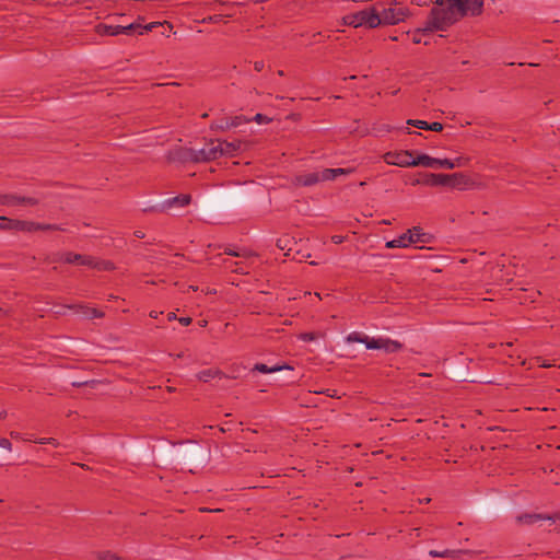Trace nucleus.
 I'll list each match as a JSON object with an SVG mask.
<instances>
[{
  "mask_svg": "<svg viewBox=\"0 0 560 560\" xmlns=\"http://www.w3.org/2000/svg\"><path fill=\"white\" fill-rule=\"evenodd\" d=\"M242 148V141H222V156H233Z\"/></svg>",
  "mask_w": 560,
  "mask_h": 560,
  "instance_id": "a211bd4d",
  "label": "nucleus"
},
{
  "mask_svg": "<svg viewBox=\"0 0 560 560\" xmlns=\"http://www.w3.org/2000/svg\"><path fill=\"white\" fill-rule=\"evenodd\" d=\"M517 523L523 525H533L541 521L555 522V517L539 513H524L516 517Z\"/></svg>",
  "mask_w": 560,
  "mask_h": 560,
  "instance_id": "4468645a",
  "label": "nucleus"
},
{
  "mask_svg": "<svg viewBox=\"0 0 560 560\" xmlns=\"http://www.w3.org/2000/svg\"><path fill=\"white\" fill-rule=\"evenodd\" d=\"M304 341H312L314 339V335L312 332H306L301 336Z\"/></svg>",
  "mask_w": 560,
  "mask_h": 560,
  "instance_id": "2f4dec72",
  "label": "nucleus"
},
{
  "mask_svg": "<svg viewBox=\"0 0 560 560\" xmlns=\"http://www.w3.org/2000/svg\"><path fill=\"white\" fill-rule=\"evenodd\" d=\"M63 261L67 264H77L89 266L96 269L108 270L112 269L113 265L109 261H97L93 257L82 256L79 254L67 253L63 255Z\"/></svg>",
  "mask_w": 560,
  "mask_h": 560,
  "instance_id": "6e6552de",
  "label": "nucleus"
},
{
  "mask_svg": "<svg viewBox=\"0 0 560 560\" xmlns=\"http://www.w3.org/2000/svg\"><path fill=\"white\" fill-rule=\"evenodd\" d=\"M456 174H434L429 173L423 176L422 179H415L412 185H427V186H447L452 185L453 178H455Z\"/></svg>",
  "mask_w": 560,
  "mask_h": 560,
  "instance_id": "1a4fd4ad",
  "label": "nucleus"
},
{
  "mask_svg": "<svg viewBox=\"0 0 560 560\" xmlns=\"http://www.w3.org/2000/svg\"><path fill=\"white\" fill-rule=\"evenodd\" d=\"M32 226H34L35 229H40L42 226L40 225H34V224H31Z\"/></svg>",
  "mask_w": 560,
  "mask_h": 560,
  "instance_id": "3c124183",
  "label": "nucleus"
},
{
  "mask_svg": "<svg viewBox=\"0 0 560 560\" xmlns=\"http://www.w3.org/2000/svg\"><path fill=\"white\" fill-rule=\"evenodd\" d=\"M220 156H222V141L219 139L210 140L199 150L186 149L183 153L184 160L192 162H208Z\"/></svg>",
  "mask_w": 560,
  "mask_h": 560,
  "instance_id": "f03ea898",
  "label": "nucleus"
},
{
  "mask_svg": "<svg viewBox=\"0 0 560 560\" xmlns=\"http://www.w3.org/2000/svg\"><path fill=\"white\" fill-rule=\"evenodd\" d=\"M342 24L355 28L361 26L375 28L381 25V20L378 19V12L376 9L372 7L345 15L342 18Z\"/></svg>",
  "mask_w": 560,
  "mask_h": 560,
  "instance_id": "7ed1b4c3",
  "label": "nucleus"
},
{
  "mask_svg": "<svg viewBox=\"0 0 560 560\" xmlns=\"http://www.w3.org/2000/svg\"><path fill=\"white\" fill-rule=\"evenodd\" d=\"M137 236H138V237H143V234L138 233V234H137Z\"/></svg>",
  "mask_w": 560,
  "mask_h": 560,
  "instance_id": "864d4df0",
  "label": "nucleus"
},
{
  "mask_svg": "<svg viewBox=\"0 0 560 560\" xmlns=\"http://www.w3.org/2000/svg\"><path fill=\"white\" fill-rule=\"evenodd\" d=\"M89 316H91V317H100L101 314L96 310H92L91 314H89Z\"/></svg>",
  "mask_w": 560,
  "mask_h": 560,
  "instance_id": "ea45409f",
  "label": "nucleus"
},
{
  "mask_svg": "<svg viewBox=\"0 0 560 560\" xmlns=\"http://www.w3.org/2000/svg\"><path fill=\"white\" fill-rule=\"evenodd\" d=\"M167 319H168V320L177 319L176 314H175L174 312L168 313V315H167Z\"/></svg>",
  "mask_w": 560,
  "mask_h": 560,
  "instance_id": "a19ab883",
  "label": "nucleus"
},
{
  "mask_svg": "<svg viewBox=\"0 0 560 560\" xmlns=\"http://www.w3.org/2000/svg\"><path fill=\"white\" fill-rule=\"evenodd\" d=\"M159 314H160V313H159V312H156V311H151L149 315H150V317H151V318H158V317H159Z\"/></svg>",
  "mask_w": 560,
  "mask_h": 560,
  "instance_id": "37998d69",
  "label": "nucleus"
},
{
  "mask_svg": "<svg viewBox=\"0 0 560 560\" xmlns=\"http://www.w3.org/2000/svg\"><path fill=\"white\" fill-rule=\"evenodd\" d=\"M442 129H443V125L441 122H438V121L429 122L428 130L439 132V131H442Z\"/></svg>",
  "mask_w": 560,
  "mask_h": 560,
  "instance_id": "a878e982",
  "label": "nucleus"
},
{
  "mask_svg": "<svg viewBox=\"0 0 560 560\" xmlns=\"http://www.w3.org/2000/svg\"><path fill=\"white\" fill-rule=\"evenodd\" d=\"M331 240H332V242H334L335 244H340V243H342L343 237H342V236H339V235H335V236H332V237H331Z\"/></svg>",
  "mask_w": 560,
  "mask_h": 560,
  "instance_id": "f704fd0d",
  "label": "nucleus"
},
{
  "mask_svg": "<svg viewBox=\"0 0 560 560\" xmlns=\"http://www.w3.org/2000/svg\"><path fill=\"white\" fill-rule=\"evenodd\" d=\"M96 30L97 33L101 35L116 36L119 34H127L132 30H136V24H129L126 26L100 24L97 25Z\"/></svg>",
  "mask_w": 560,
  "mask_h": 560,
  "instance_id": "ddd939ff",
  "label": "nucleus"
},
{
  "mask_svg": "<svg viewBox=\"0 0 560 560\" xmlns=\"http://www.w3.org/2000/svg\"><path fill=\"white\" fill-rule=\"evenodd\" d=\"M5 417V411H0V419H3Z\"/></svg>",
  "mask_w": 560,
  "mask_h": 560,
  "instance_id": "de8ad7c7",
  "label": "nucleus"
},
{
  "mask_svg": "<svg viewBox=\"0 0 560 560\" xmlns=\"http://www.w3.org/2000/svg\"><path fill=\"white\" fill-rule=\"evenodd\" d=\"M158 26H166L170 31L173 30V25L168 22H152L143 26L136 25V28H140L139 34H144L147 32H151L153 28Z\"/></svg>",
  "mask_w": 560,
  "mask_h": 560,
  "instance_id": "6ab92c4d",
  "label": "nucleus"
},
{
  "mask_svg": "<svg viewBox=\"0 0 560 560\" xmlns=\"http://www.w3.org/2000/svg\"><path fill=\"white\" fill-rule=\"evenodd\" d=\"M18 203L35 205L36 200L31 197H18L15 195H0V205L13 206Z\"/></svg>",
  "mask_w": 560,
  "mask_h": 560,
  "instance_id": "dca6fc26",
  "label": "nucleus"
},
{
  "mask_svg": "<svg viewBox=\"0 0 560 560\" xmlns=\"http://www.w3.org/2000/svg\"><path fill=\"white\" fill-rule=\"evenodd\" d=\"M254 120L257 121L258 124H266V122H269L271 119L262 114H256L254 117Z\"/></svg>",
  "mask_w": 560,
  "mask_h": 560,
  "instance_id": "c85d7f7f",
  "label": "nucleus"
},
{
  "mask_svg": "<svg viewBox=\"0 0 560 560\" xmlns=\"http://www.w3.org/2000/svg\"><path fill=\"white\" fill-rule=\"evenodd\" d=\"M483 12V0H448L445 9L431 10L427 31H446L464 16H479Z\"/></svg>",
  "mask_w": 560,
  "mask_h": 560,
  "instance_id": "f257e3e1",
  "label": "nucleus"
},
{
  "mask_svg": "<svg viewBox=\"0 0 560 560\" xmlns=\"http://www.w3.org/2000/svg\"><path fill=\"white\" fill-rule=\"evenodd\" d=\"M47 444H51L55 447H57L59 445L58 441L54 438H47Z\"/></svg>",
  "mask_w": 560,
  "mask_h": 560,
  "instance_id": "72a5a7b5",
  "label": "nucleus"
},
{
  "mask_svg": "<svg viewBox=\"0 0 560 560\" xmlns=\"http://www.w3.org/2000/svg\"><path fill=\"white\" fill-rule=\"evenodd\" d=\"M421 535V529L419 527H415L410 530L409 533V539L410 541L413 540L415 538H418L420 537Z\"/></svg>",
  "mask_w": 560,
  "mask_h": 560,
  "instance_id": "c756f323",
  "label": "nucleus"
},
{
  "mask_svg": "<svg viewBox=\"0 0 560 560\" xmlns=\"http://www.w3.org/2000/svg\"><path fill=\"white\" fill-rule=\"evenodd\" d=\"M408 125L413 126L419 129L428 130L429 122L420 119H409L407 121Z\"/></svg>",
  "mask_w": 560,
  "mask_h": 560,
  "instance_id": "b1692460",
  "label": "nucleus"
},
{
  "mask_svg": "<svg viewBox=\"0 0 560 560\" xmlns=\"http://www.w3.org/2000/svg\"><path fill=\"white\" fill-rule=\"evenodd\" d=\"M427 1L425 0H418V5H422V4H425Z\"/></svg>",
  "mask_w": 560,
  "mask_h": 560,
  "instance_id": "49530a36",
  "label": "nucleus"
},
{
  "mask_svg": "<svg viewBox=\"0 0 560 560\" xmlns=\"http://www.w3.org/2000/svg\"><path fill=\"white\" fill-rule=\"evenodd\" d=\"M250 451L256 452V448L252 450L250 447L247 446L246 452H250Z\"/></svg>",
  "mask_w": 560,
  "mask_h": 560,
  "instance_id": "8fccbe9b",
  "label": "nucleus"
},
{
  "mask_svg": "<svg viewBox=\"0 0 560 560\" xmlns=\"http://www.w3.org/2000/svg\"><path fill=\"white\" fill-rule=\"evenodd\" d=\"M537 362H538L539 366H542V368H548L551 365V364L547 363L546 360H542L540 358L537 359Z\"/></svg>",
  "mask_w": 560,
  "mask_h": 560,
  "instance_id": "473e14b6",
  "label": "nucleus"
},
{
  "mask_svg": "<svg viewBox=\"0 0 560 560\" xmlns=\"http://www.w3.org/2000/svg\"><path fill=\"white\" fill-rule=\"evenodd\" d=\"M348 342H359L364 343L368 348L369 341H371V337L363 335L361 332L353 331L347 336Z\"/></svg>",
  "mask_w": 560,
  "mask_h": 560,
  "instance_id": "aec40b11",
  "label": "nucleus"
},
{
  "mask_svg": "<svg viewBox=\"0 0 560 560\" xmlns=\"http://www.w3.org/2000/svg\"><path fill=\"white\" fill-rule=\"evenodd\" d=\"M34 442L39 443V444H47V438H42V439H38V440H34Z\"/></svg>",
  "mask_w": 560,
  "mask_h": 560,
  "instance_id": "79ce46f5",
  "label": "nucleus"
},
{
  "mask_svg": "<svg viewBox=\"0 0 560 560\" xmlns=\"http://www.w3.org/2000/svg\"><path fill=\"white\" fill-rule=\"evenodd\" d=\"M21 441L31 442V441H34V440H33L31 434H23V436H21Z\"/></svg>",
  "mask_w": 560,
  "mask_h": 560,
  "instance_id": "e433bc0d",
  "label": "nucleus"
},
{
  "mask_svg": "<svg viewBox=\"0 0 560 560\" xmlns=\"http://www.w3.org/2000/svg\"><path fill=\"white\" fill-rule=\"evenodd\" d=\"M190 200H191V198L189 195H179V196H176L173 198H168L163 202L162 209L168 210L175 206L176 207H185V206L189 205Z\"/></svg>",
  "mask_w": 560,
  "mask_h": 560,
  "instance_id": "f3484780",
  "label": "nucleus"
},
{
  "mask_svg": "<svg viewBox=\"0 0 560 560\" xmlns=\"http://www.w3.org/2000/svg\"><path fill=\"white\" fill-rule=\"evenodd\" d=\"M418 166L453 170L456 166V164L450 159H435L429 156L428 154H419Z\"/></svg>",
  "mask_w": 560,
  "mask_h": 560,
  "instance_id": "9b49d317",
  "label": "nucleus"
},
{
  "mask_svg": "<svg viewBox=\"0 0 560 560\" xmlns=\"http://www.w3.org/2000/svg\"><path fill=\"white\" fill-rule=\"evenodd\" d=\"M225 268L233 272H241L243 269V264L238 261H233L232 259H226L224 261Z\"/></svg>",
  "mask_w": 560,
  "mask_h": 560,
  "instance_id": "4be33fe9",
  "label": "nucleus"
},
{
  "mask_svg": "<svg viewBox=\"0 0 560 560\" xmlns=\"http://www.w3.org/2000/svg\"><path fill=\"white\" fill-rule=\"evenodd\" d=\"M0 220H2V221H5V222H7V224H5V225H3L4 228H18V226H19V229H23V230H24V229H27V230H31V226H26V225H28V224H27V223H24V222H16V223H13V222H11V221H8L5 218H0Z\"/></svg>",
  "mask_w": 560,
  "mask_h": 560,
  "instance_id": "393cba45",
  "label": "nucleus"
},
{
  "mask_svg": "<svg viewBox=\"0 0 560 560\" xmlns=\"http://www.w3.org/2000/svg\"><path fill=\"white\" fill-rule=\"evenodd\" d=\"M383 160L388 165L399 167L418 166V156L415 159L411 151L387 152L383 155Z\"/></svg>",
  "mask_w": 560,
  "mask_h": 560,
  "instance_id": "0eeeda50",
  "label": "nucleus"
},
{
  "mask_svg": "<svg viewBox=\"0 0 560 560\" xmlns=\"http://www.w3.org/2000/svg\"><path fill=\"white\" fill-rule=\"evenodd\" d=\"M206 324H207V322H206V320H201V322H200V326H201V327L206 326Z\"/></svg>",
  "mask_w": 560,
  "mask_h": 560,
  "instance_id": "09e8293b",
  "label": "nucleus"
},
{
  "mask_svg": "<svg viewBox=\"0 0 560 560\" xmlns=\"http://www.w3.org/2000/svg\"><path fill=\"white\" fill-rule=\"evenodd\" d=\"M448 0H432L434 8L432 10L445 9Z\"/></svg>",
  "mask_w": 560,
  "mask_h": 560,
  "instance_id": "cd10ccee",
  "label": "nucleus"
},
{
  "mask_svg": "<svg viewBox=\"0 0 560 560\" xmlns=\"http://www.w3.org/2000/svg\"><path fill=\"white\" fill-rule=\"evenodd\" d=\"M219 375V371L215 369H206L197 374V378L201 382H209Z\"/></svg>",
  "mask_w": 560,
  "mask_h": 560,
  "instance_id": "412c9836",
  "label": "nucleus"
},
{
  "mask_svg": "<svg viewBox=\"0 0 560 560\" xmlns=\"http://www.w3.org/2000/svg\"><path fill=\"white\" fill-rule=\"evenodd\" d=\"M408 9L400 3H392L388 8H384L381 13H378V19L381 20V24L394 25L398 24L408 16Z\"/></svg>",
  "mask_w": 560,
  "mask_h": 560,
  "instance_id": "39448f33",
  "label": "nucleus"
},
{
  "mask_svg": "<svg viewBox=\"0 0 560 560\" xmlns=\"http://www.w3.org/2000/svg\"><path fill=\"white\" fill-rule=\"evenodd\" d=\"M415 549H417L415 547ZM463 550L443 549V550H430L427 555L415 550V560H429V558H452L457 559Z\"/></svg>",
  "mask_w": 560,
  "mask_h": 560,
  "instance_id": "f8f14e48",
  "label": "nucleus"
},
{
  "mask_svg": "<svg viewBox=\"0 0 560 560\" xmlns=\"http://www.w3.org/2000/svg\"><path fill=\"white\" fill-rule=\"evenodd\" d=\"M425 28H427V25H425L424 27H422V28H419L418 31H416V32L413 33V35H412V42H413L415 44H420V43H422V35H425V34H428V33H431V32H432V31H430V30H428V31H427Z\"/></svg>",
  "mask_w": 560,
  "mask_h": 560,
  "instance_id": "5701e85b",
  "label": "nucleus"
},
{
  "mask_svg": "<svg viewBox=\"0 0 560 560\" xmlns=\"http://www.w3.org/2000/svg\"><path fill=\"white\" fill-rule=\"evenodd\" d=\"M292 369L293 368L288 365V364L268 365V364H264V363H258V364H255L254 368L250 370L249 375L252 377H254L256 372H259V373H275V372L282 371V370H292Z\"/></svg>",
  "mask_w": 560,
  "mask_h": 560,
  "instance_id": "2eb2a0df",
  "label": "nucleus"
},
{
  "mask_svg": "<svg viewBox=\"0 0 560 560\" xmlns=\"http://www.w3.org/2000/svg\"><path fill=\"white\" fill-rule=\"evenodd\" d=\"M246 257H247V259L249 258V252L248 250H247Z\"/></svg>",
  "mask_w": 560,
  "mask_h": 560,
  "instance_id": "5fc2aeb1",
  "label": "nucleus"
},
{
  "mask_svg": "<svg viewBox=\"0 0 560 560\" xmlns=\"http://www.w3.org/2000/svg\"><path fill=\"white\" fill-rule=\"evenodd\" d=\"M0 447H1V448L7 450V451H9V452H11V451H12V444H11V442H10L8 439H5V438H0Z\"/></svg>",
  "mask_w": 560,
  "mask_h": 560,
  "instance_id": "bb28decb",
  "label": "nucleus"
},
{
  "mask_svg": "<svg viewBox=\"0 0 560 560\" xmlns=\"http://www.w3.org/2000/svg\"><path fill=\"white\" fill-rule=\"evenodd\" d=\"M264 62L262 61H257L255 62V70L256 71H261L264 69Z\"/></svg>",
  "mask_w": 560,
  "mask_h": 560,
  "instance_id": "c9c22d12",
  "label": "nucleus"
},
{
  "mask_svg": "<svg viewBox=\"0 0 560 560\" xmlns=\"http://www.w3.org/2000/svg\"><path fill=\"white\" fill-rule=\"evenodd\" d=\"M178 322L184 326H188L191 323V318L190 317H179Z\"/></svg>",
  "mask_w": 560,
  "mask_h": 560,
  "instance_id": "7c9ffc66",
  "label": "nucleus"
},
{
  "mask_svg": "<svg viewBox=\"0 0 560 560\" xmlns=\"http://www.w3.org/2000/svg\"><path fill=\"white\" fill-rule=\"evenodd\" d=\"M402 345L399 341L392 340L387 337L371 338L368 349L383 350L387 353H395L401 349Z\"/></svg>",
  "mask_w": 560,
  "mask_h": 560,
  "instance_id": "9d476101",
  "label": "nucleus"
},
{
  "mask_svg": "<svg viewBox=\"0 0 560 560\" xmlns=\"http://www.w3.org/2000/svg\"><path fill=\"white\" fill-rule=\"evenodd\" d=\"M10 435H11V438H13L15 440H21V436H23V434H21L19 432H11Z\"/></svg>",
  "mask_w": 560,
  "mask_h": 560,
  "instance_id": "58836bf2",
  "label": "nucleus"
},
{
  "mask_svg": "<svg viewBox=\"0 0 560 560\" xmlns=\"http://www.w3.org/2000/svg\"><path fill=\"white\" fill-rule=\"evenodd\" d=\"M315 296L322 299L319 293H315Z\"/></svg>",
  "mask_w": 560,
  "mask_h": 560,
  "instance_id": "603ef678",
  "label": "nucleus"
},
{
  "mask_svg": "<svg viewBox=\"0 0 560 560\" xmlns=\"http://www.w3.org/2000/svg\"><path fill=\"white\" fill-rule=\"evenodd\" d=\"M282 242H283L282 240H279V241H278V247H279L280 249H284V248H285V246H287V245H285L284 243H282Z\"/></svg>",
  "mask_w": 560,
  "mask_h": 560,
  "instance_id": "c03bdc74",
  "label": "nucleus"
},
{
  "mask_svg": "<svg viewBox=\"0 0 560 560\" xmlns=\"http://www.w3.org/2000/svg\"><path fill=\"white\" fill-rule=\"evenodd\" d=\"M240 125L238 118H234L231 124H226V127H236Z\"/></svg>",
  "mask_w": 560,
  "mask_h": 560,
  "instance_id": "4c0bfd02",
  "label": "nucleus"
},
{
  "mask_svg": "<svg viewBox=\"0 0 560 560\" xmlns=\"http://www.w3.org/2000/svg\"><path fill=\"white\" fill-rule=\"evenodd\" d=\"M424 233L421 232L420 228H413L399 235L397 238L388 241L386 243L387 248H400L408 247L411 244L424 242Z\"/></svg>",
  "mask_w": 560,
  "mask_h": 560,
  "instance_id": "423d86ee",
  "label": "nucleus"
},
{
  "mask_svg": "<svg viewBox=\"0 0 560 560\" xmlns=\"http://www.w3.org/2000/svg\"><path fill=\"white\" fill-rule=\"evenodd\" d=\"M228 254H229L230 256H232V257H234V256H238V254H237V253L232 252V250H231V252H229Z\"/></svg>",
  "mask_w": 560,
  "mask_h": 560,
  "instance_id": "a18cd8bd",
  "label": "nucleus"
},
{
  "mask_svg": "<svg viewBox=\"0 0 560 560\" xmlns=\"http://www.w3.org/2000/svg\"><path fill=\"white\" fill-rule=\"evenodd\" d=\"M346 168H324L298 176L296 182L302 186H312L320 182L332 180L339 175L349 174Z\"/></svg>",
  "mask_w": 560,
  "mask_h": 560,
  "instance_id": "20e7f679",
  "label": "nucleus"
}]
</instances>
